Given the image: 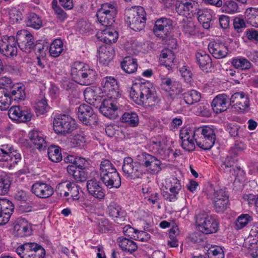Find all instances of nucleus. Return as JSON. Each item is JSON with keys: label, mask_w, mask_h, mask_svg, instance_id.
I'll list each match as a JSON object with an SVG mask.
<instances>
[{"label": "nucleus", "mask_w": 258, "mask_h": 258, "mask_svg": "<svg viewBox=\"0 0 258 258\" xmlns=\"http://www.w3.org/2000/svg\"><path fill=\"white\" fill-rule=\"evenodd\" d=\"M85 142V138L81 135H76L70 139V144L71 147H80L84 145Z\"/></svg>", "instance_id": "680f3d73"}, {"label": "nucleus", "mask_w": 258, "mask_h": 258, "mask_svg": "<svg viewBox=\"0 0 258 258\" xmlns=\"http://www.w3.org/2000/svg\"><path fill=\"white\" fill-rule=\"evenodd\" d=\"M165 187L179 191L181 189V185L179 180L175 177H172L166 180Z\"/></svg>", "instance_id": "bf43d9fd"}, {"label": "nucleus", "mask_w": 258, "mask_h": 258, "mask_svg": "<svg viewBox=\"0 0 258 258\" xmlns=\"http://www.w3.org/2000/svg\"><path fill=\"white\" fill-rule=\"evenodd\" d=\"M97 36L101 41L106 44L115 43L118 38L117 32L110 27L101 30V32L97 33Z\"/></svg>", "instance_id": "7c9ffc66"}, {"label": "nucleus", "mask_w": 258, "mask_h": 258, "mask_svg": "<svg viewBox=\"0 0 258 258\" xmlns=\"http://www.w3.org/2000/svg\"><path fill=\"white\" fill-rule=\"evenodd\" d=\"M107 213L117 224L122 225L126 221V213L121 207L115 202H111L107 208Z\"/></svg>", "instance_id": "aec40b11"}, {"label": "nucleus", "mask_w": 258, "mask_h": 258, "mask_svg": "<svg viewBox=\"0 0 258 258\" xmlns=\"http://www.w3.org/2000/svg\"><path fill=\"white\" fill-rule=\"evenodd\" d=\"M15 235L23 237L30 235L32 232L31 225L24 218H18L14 223Z\"/></svg>", "instance_id": "a878e982"}, {"label": "nucleus", "mask_w": 258, "mask_h": 258, "mask_svg": "<svg viewBox=\"0 0 258 258\" xmlns=\"http://www.w3.org/2000/svg\"><path fill=\"white\" fill-rule=\"evenodd\" d=\"M172 29V21L168 18H161L156 21L153 31L157 36L164 38L168 36Z\"/></svg>", "instance_id": "a211bd4d"}, {"label": "nucleus", "mask_w": 258, "mask_h": 258, "mask_svg": "<svg viewBox=\"0 0 258 258\" xmlns=\"http://www.w3.org/2000/svg\"><path fill=\"white\" fill-rule=\"evenodd\" d=\"M253 220L252 217L247 214H243L238 216L235 222V229L239 230L246 226Z\"/></svg>", "instance_id": "5fc2aeb1"}, {"label": "nucleus", "mask_w": 258, "mask_h": 258, "mask_svg": "<svg viewBox=\"0 0 258 258\" xmlns=\"http://www.w3.org/2000/svg\"><path fill=\"white\" fill-rule=\"evenodd\" d=\"M198 7V3L194 0H177L175 10L179 15L187 17L196 14Z\"/></svg>", "instance_id": "f3484780"}, {"label": "nucleus", "mask_w": 258, "mask_h": 258, "mask_svg": "<svg viewBox=\"0 0 258 258\" xmlns=\"http://www.w3.org/2000/svg\"><path fill=\"white\" fill-rule=\"evenodd\" d=\"M196 143L200 148L208 150L214 145L216 135L214 130L208 126H205L196 128Z\"/></svg>", "instance_id": "423d86ee"}, {"label": "nucleus", "mask_w": 258, "mask_h": 258, "mask_svg": "<svg viewBox=\"0 0 258 258\" xmlns=\"http://www.w3.org/2000/svg\"><path fill=\"white\" fill-rule=\"evenodd\" d=\"M19 48L26 53H30L34 47V38L28 31L21 30L18 31L16 36Z\"/></svg>", "instance_id": "4468645a"}, {"label": "nucleus", "mask_w": 258, "mask_h": 258, "mask_svg": "<svg viewBox=\"0 0 258 258\" xmlns=\"http://www.w3.org/2000/svg\"><path fill=\"white\" fill-rule=\"evenodd\" d=\"M67 170L68 173L73 176L77 182H84L88 178V173L85 169L78 168L74 165H68Z\"/></svg>", "instance_id": "473e14b6"}, {"label": "nucleus", "mask_w": 258, "mask_h": 258, "mask_svg": "<svg viewBox=\"0 0 258 258\" xmlns=\"http://www.w3.org/2000/svg\"><path fill=\"white\" fill-rule=\"evenodd\" d=\"M29 143L34 148L42 150L47 146V143L42 133L37 130L30 131L28 135Z\"/></svg>", "instance_id": "c756f323"}, {"label": "nucleus", "mask_w": 258, "mask_h": 258, "mask_svg": "<svg viewBox=\"0 0 258 258\" xmlns=\"http://www.w3.org/2000/svg\"><path fill=\"white\" fill-rule=\"evenodd\" d=\"M162 85L166 87L167 90H171L176 93L179 92L181 89L180 84L177 81H173L169 78H161Z\"/></svg>", "instance_id": "09e8293b"}, {"label": "nucleus", "mask_w": 258, "mask_h": 258, "mask_svg": "<svg viewBox=\"0 0 258 258\" xmlns=\"http://www.w3.org/2000/svg\"><path fill=\"white\" fill-rule=\"evenodd\" d=\"M181 29L184 34L187 36H196L199 32V28L195 23L188 20H183L181 23Z\"/></svg>", "instance_id": "4c0bfd02"}, {"label": "nucleus", "mask_w": 258, "mask_h": 258, "mask_svg": "<svg viewBox=\"0 0 258 258\" xmlns=\"http://www.w3.org/2000/svg\"><path fill=\"white\" fill-rule=\"evenodd\" d=\"M207 253L209 258H224L223 250L219 246H211Z\"/></svg>", "instance_id": "13d9d810"}, {"label": "nucleus", "mask_w": 258, "mask_h": 258, "mask_svg": "<svg viewBox=\"0 0 258 258\" xmlns=\"http://www.w3.org/2000/svg\"><path fill=\"white\" fill-rule=\"evenodd\" d=\"M117 172L114 165L107 159L103 160L100 164V179H104L105 177L112 175Z\"/></svg>", "instance_id": "c9c22d12"}, {"label": "nucleus", "mask_w": 258, "mask_h": 258, "mask_svg": "<svg viewBox=\"0 0 258 258\" xmlns=\"http://www.w3.org/2000/svg\"><path fill=\"white\" fill-rule=\"evenodd\" d=\"M25 88L24 85L19 84H13L8 89L11 101L24 100L26 96Z\"/></svg>", "instance_id": "2f4dec72"}, {"label": "nucleus", "mask_w": 258, "mask_h": 258, "mask_svg": "<svg viewBox=\"0 0 258 258\" xmlns=\"http://www.w3.org/2000/svg\"><path fill=\"white\" fill-rule=\"evenodd\" d=\"M49 159L53 162H59L62 160L60 148L56 146H50L47 150Z\"/></svg>", "instance_id": "8fccbe9b"}, {"label": "nucleus", "mask_w": 258, "mask_h": 258, "mask_svg": "<svg viewBox=\"0 0 258 258\" xmlns=\"http://www.w3.org/2000/svg\"><path fill=\"white\" fill-rule=\"evenodd\" d=\"M11 102L8 89L0 87V109L7 110L9 108Z\"/></svg>", "instance_id": "c03bdc74"}, {"label": "nucleus", "mask_w": 258, "mask_h": 258, "mask_svg": "<svg viewBox=\"0 0 258 258\" xmlns=\"http://www.w3.org/2000/svg\"><path fill=\"white\" fill-rule=\"evenodd\" d=\"M21 154L9 144H4L0 149V165L11 169L21 161Z\"/></svg>", "instance_id": "39448f33"}, {"label": "nucleus", "mask_w": 258, "mask_h": 258, "mask_svg": "<svg viewBox=\"0 0 258 258\" xmlns=\"http://www.w3.org/2000/svg\"><path fill=\"white\" fill-rule=\"evenodd\" d=\"M71 76L73 80L82 85H90L96 80V71L89 65L81 61L73 63L71 68Z\"/></svg>", "instance_id": "f03ea898"}, {"label": "nucleus", "mask_w": 258, "mask_h": 258, "mask_svg": "<svg viewBox=\"0 0 258 258\" xmlns=\"http://www.w3.org/2000/svg\"><path fill=\"white\" fill-rule=\"evenodd\" d=\"M230 105V98L226 94H219L213 100L211 105L216 113L226 111Z\"/></svg>", "instance_id": "cd10ccee"}, {"label": "nucleus", "mask_w": 258, "mask_h": 258, "mask_svg": "<svg viewBox=\"0 0 258 258\" xmlns=\"http://www.w3.org/2000/svg\"><path fill=\"white\" fill-rule=\"evenodd\" d=\"M17 41L13 36H11L0 44L1 52L8 57H12L17 54Z\"/></svg>", "instance_id": "393cba45"}, {"label": "nucleus", "mask_w": 258, "mask_h": 258, "mask_svg": "<svg viewBox=\"0 0 258 258\" xmlns=\"http://www.w3.org/2000/svg\"><path fill=\"white\" fill-rule=\"evenodd\" d=\"M196 129L190 127H183L180 131V138L182 141L181 146L185 151L191 152L195 149Z\"/></svg>", "instance_id": "ddd939ff"}, {"label": "nucleus", "mask_w": 258, "mask_h": 258, "mask_svg": "<svg viewBox=\"0 0 258 258\" xmlns=\"http://www.w3.org/2000/svg\"><path fill=\"white\" fill-rule=\"evenodd\" d=\"M149 83L133 84L130 92L131 98L137 104L146 107H152L158 102V98L152 92Z\"/></svg>", "instance_id": "f257e3e1"}, {"label": "nucleus", "mask_w": 258, "mask_h": 258, "mask_svg": "<svg viewBox=\"0 0 258 258\" xmlns=\"http://www.w3.org/2000/svg\"><path fill=\"white\" fill-rule=\"evenodd\" d=\"M167 190L163 192V196L165 200L169 202H175L177 199L179 191L171 188H166Z\"/></svg>", "instance_id": "e2e57ef3"}, {"label": "nucleus", "mask_w": 258, "mask_h": 258, "mask_svg": "<svg viewBox=\"0 0 258 258\" xmlns=\"http://www.w3.org/2000/svg\"><path fill=\"white\" fill-rule=\"evenodd\" d=\"M196 224L199 230L205 234L215 233L219 229L218 220L214 216L208 215L205 212L196 215Z\"/></svg>", "instance_id": "20e7f679"}, {"label": "nucleus", "mask_w": 258, "mask_h": 258, "mask_svg": "<svg viewBox=\"0 0 258 258\" xmlns=\"http://www.w3.org/2000/svg\"><path fill=\"white\" fill-rule=\"evenodd\" d=\"M98 228L100 232L105 233L111 229V225L108 219L102 218L98 221Z\"/></svg>", "instance_id": "69168bd1"}, {"label": "nucleus", "mask_w": 258, "mask_h": 258, "mask_svg": "<svg viewBox=\"0 0 258 258\" xmlns=\"http://www.w3.org/2000/svg\"><path fill=\"white\" fill-rule=\"evenodd\" d=\"M207 194L209 198L213 200L214 209L216 213H223L227 209L229 204V196L225 189H213Z\"/></svg>", "instance_id": "9d476101"}, {"label": "nucleus", "mask_w": 258, "mask_h": 258, "mask_svg": "<svg viewBox=\"0 0 258 258\" xmlns=\"http://www.w3.org/2000/svg\"><path fill=\"white\" fill-rule=\"evenodd\" d=\"M102 182L108 188H118L121 185V178L118 172L102 179Z\"/></svg>", "instance_id": "ea45409f"}, {"label": "nucleus", "mask_w": 258, "mask_h": 258, "mask_svg": "<svg viewBox=\"0 0 258 258\" xmlns=\"http://www.w3.org/2000/svg\"><path fill=\"white\" fill-rule=\"evenodd\" d=\"M77 115L79 120L86 125H96L98 117L92 107L88 104H81L78 108Z\"/></svg>", "instance_id": "f8f14e48"}, {"label": "nucleus", "mask_w": 258, "mask_h": 258, "mask_svg": "<svg viewBox=\"0 0 258 258\" xmlns=\"http://www.w3.org/2000/svg\"><path fill=\"white\" fill-rule=\"evenodd\" d=\"M34 108L37 115L44 114L48 108L46 98L44 97L37 102L35 104Z\"/></svg>", "instance_id": "4d7b16f0"}, {"label": "nucleus", "mask_w": 258, "mask_h": 258, "mask_svg": "<svg viewBox=\"0 0 258 258\" xmlns=\"http://www.w3.org/2000/svg\"><path fill=\"white\" fill-rule=\"evenodd\" d=\"M8 114L12 120L20 122L28 121L32 117L28 110L23 109L19 106H14L11 107L9 110Z\"/></svg>", "instance_id": "bb28decb"}, {"label": "nucleus", "mask_w": 258, "mask_h": 258, "mask_svg": "<svg viewBox=\"0 0 258 258\" xmlns=\"http://www.w3.org/2000/svg\"><path fill=\"white\" fill-rule=\"evenodd\" d=\"M231 64L234 68L241 71L248 70L252 66V63L247 59L241 56L232 58Z\"/></svg>", "instance_id": "37998d69"}, {"label": "nucleus", "mask_w": 258, "mask_h": 258, "mask_svg": "<svg viewBox=\"0 0 258 258\" xmlns=\"http://www.w3.org/2000/svg\"><path fill=\"white\" fill-rule=\"evenodd\" d=\"M14 209V206L11 201L0 198V225L8 223Z\"/></svg>", "instance_id": "b1692460"}, {"label": "nucleus", "mask_w": 258, "mask_h": 258, "mask_svg": "<svg viewBox=\"0 0 258 258\" xmlns=\"http://www.w3.org/2000/svg\"><path fill=\"white\" fill-rule=\"evenodd\" d=\"M117 98L108 96L107 98L101 100V105L99 104L98 106L100 113L107 117H112L118 109L115 101Z\"/></svg>", "instance_id": "5701e85b"}, {"label": "nucleus", "mask_w": 258, "mask_h": 258, "mask_svg": "<svg viewBox=\"0 0 258 258\" xmlns=\"http://www.w3.org/2000/svg\"><path fill=\"white\" fill-rule=\"evenodd\" d=\"M53 130L57 134L66 135L76 128L75 120L66 114L57 115L53 119Z\"/></svg>", "instance_id": "0eeeda50"}, {"label": "nucleus", "mask_w": 258, "mask_h": 258, "mask_svg": "<svg viewBox=\"0 0 258 258\" xmlns=\"http://www.w3.org/2000/svg\"><path fill=\"white\" fill-rule=\"evenodd\" d=\"M139 165L138 161L134 162L133 159L130 157H125L124 159L122 167L124 176L131 179L140 177L143 173L139 169Z\"/></svg>", "instance_id": "2eb2a0df"}, {"label": "nucleus", "mask_w": 258, "mask_h": 258, "mask_svg": "<svg viewBox=\"0 0 258 258\" xmlns=\"http://www.w3.org/2000/svg\"><path fill=\"white\" fill-rule=\"evenodd\" d=\"M137 160L140 165L145 167L149 173L156 174L161 170V161L156 157L146 152L138 155Z\"/></svg>", "instance_id": "9b49d317"}, {"label": "nucleus", "mask_w": 258, "mask_h": 258, "mask_svg": "<svg viewBox=\"0 0 258 258\" xmlns=\"http://www.w3.org/2000/svg\"><path fill=\"white\" fill-rule=\"evenodd\" d=\"M117 242L119 247L122 250L127 251L131 253L136 251L138 248V246L136 242L126 237H118Z\"/></svg>", "instance_id": "58836bf2"}, {"label": "nucleus", "mask_w": 258, "mask_h": 258, "mask_svg": "<svg viewBox=\"0 0 258 258\" xmlns=\"http://www.w3.org/2000/svg\"><path fill=\"white\" fill-rule=\"evenodd\" d=\"M116 14L117 9L115 6L105 3L98 10L96 17L102 26L108 28L110 27L114 22Z\"/></svg>", "instance_id": "6e6552de"}, {"label": "nucleus", "mask_w": 258, "mask_h": 258, "mask_svg": "<svg viewBox=\"0 0 258 258\" xmlns=\"http://www.w3.org/2000/svg\"><path fill=\"white\" fill-rule=\"evenodd\" d=\"M174 59L175 55L173 51L169 48H164L161 52L159 62L161 65L171 68Z\"/></svg>", "instance_id": "e433bc0d"}, {"label": "nucleus", "mask_w": 258, "mask_h": 258, "mask_svg": "<svg viewBox=\"0 0 258 258\" xmlns=\"http://www.w3.org/2000/svg\"><path fill=\"white\" fill-rule=\"evenodd\" d=\"M196 60L200 68L204 71L212 66V59L209 54L203 50H199L196 53Z\"/></svg>", "instance_id": "72a5a7b5"}, {"label": "nucleus", "mask_w": 258, "mask_h": 258, "mask_svg": "<svg viewBox=\"0 0 258 258\" xmlns=\"http://www.w3.org/2000/svg\"><path fill=\"white\" fill-rule=\"evenodd\" d=\"M222 10L223 12L233 14L238 12V6L234 1L228 0L225 2L223 4H222Z\"/></svg>", "instance_id": "6e6d98bb"}, {"label": "nucleus", "mask_w": 258, "mask_h": 258, "mask_svg": "<svg viewBox=\"0 0 258 258\" xmlns=\"http://www.w3.org/2000/svg\"><path fill=\"white\" fill-rule=\"evenodd\" d=\"M84 95L87 102L96 108L98 107L102 98L96 95L92 89L87 88L84 92Z\"/></svg>", "instance_id": "a19ab883"}, {"label": "nucleus", "mask_w": 258, "mask_h": 258, "mask_svg": "<svg viewBox=\"0 0 258 258\" xmlns=\"http://www.w3.org/2000/svg\"><path fill=\"white\" fill-rule=\"evenodd\" d=\"M125 21L135 31H140L145 27L146 14L142 7H132L125 11Z\"/></svg>", "instance_id": "7ed1b4c3"}, {"label": "nucleus", "mask_w": 258, "mask_h": 258, "mask_svg": "<svg viewBox=\"0 0 258 258\" xmlns=\"http://www.w3.org/2000/svg\"><path fill=\"white\" fill-rule=\"evenodd\" d=\"M236 161V159L232 157L231 155L227 156V157L223 161L221 165V167L225 171H230V168L232 167Z\"/></svg>", "instance_id": "0e129e2a"}, {"label": "nucleus", "mask_w": 258, "mask_h": 258, "mask_svg": "<svg viewBox=\"0 0 258 258\" xmlns=\"http://www.w3.org/2000/svg\"><path fill=\"white\" fill-rule=\"evenodd\" d=\"M63 44L59 39H55L51 44L49 47L50 54L54 57L58 56L62 52Z\"/></svg>", "instance_id": "3c124183"}, {"label": "nucleus", "mask_w": 258, "mask_h": 258, "mask_svg": "<svg viewBox=\"0 0 258 258\" xmlns=\"http://www.w3.org/2000/svg\"><path fill=\"white\" fill-rule=\"evenodd\" d=\"M87 189L89 194L99 201L103 200L105 196V190L101 183L95 178L88 180L87 182Z\"/></svg>", "instance_id": "412c9836"}, {"label": "nucleus", "mask_w": 258, "mask_h": 258, "mask_svg": "<svg viewBox=\"0 0 258 258\" xmlns=\"http://www.w3.org/2000/svg\"><path fill=\"white\" fill-rule=\"evenodd\" d=\"M122 121L127 123L131 126L135 127L138 125L139 119L135 112H125L122 116Z\"/></svg>", "instance_id": "864d4df0"}, {"label": "nucleus", "mask_w": 258, "mask_h": 258, "mask_svg": "<svg viewBox=\"0 0 258 258\" xmlns=\"http://www.w3.org/2000/svg\"><path fill=\"white\" fill-rule=\"evenodd\" d=\"M121 68L126 73H134L138 68L137 60L130 56L125 57L121 62Z\"/></svg>", "instance_id": "79ce46f5"}, {"label": "nucleus", "mask_w": 258, "mask_h": 258, "mask_svg": "<svg viewBox=\"0 0 258 258\" xmlns=\"http://www.w3.org/2000/svg\"><path fill=\"white\" fill-rule=\"evenodd\" d=\"M11 180L5 172H0V195H5L9 191Z\"/></svg>", "instance_id": "49530a36"}, {"label": "nucleus", "mask_w": 258, "mask_h": 258, "mask_svg": "<svg viewBox=\"0 0 258 258\" xmlns=\"http://www.w3.org/2000/svg\"><path fill=\"white\" fill-rule=\"evenodd\" d=\"M233 26L238 33H240L242 32L243 29L246 28V25L243 19L237 17L233 20Z\"/></svg>", "instance_id": "338daca9"}, {"label": "nucleus", "mask_w": 258, "mask_h": 258, "mask_svg": "<svg viewBox=\"0 0 258 258\" xmlns=\"http://www.w3.org/2000/svg\"><path fill=\"white\" fill-rule=\"evenodd\" d=\"M31 190L36 197L42 199L48 198L54 193L53 188L50 184L39 181L32 185Z\"/></svg>", "instance_id": "6ab92c4d"}, {"label": "nucleus", "mask_w": 258, "mask_h": 258, "mask_svg": "<svg viewBox=\"0 0 258 258\" xmlns=\"http://www.w3.org/2000/svg\"><path fill=\"white\" fill-rule=\"evenodd\" d=\"M208 49L213 56L217 59L224 58L228 54L227 46L220 42H211L208 45Z\"/></svg>", "instance_id": "c85d7f7f"}, {"label": "nucleus", "mask_w": 258, "mask_h": 258, "mask_svg": "<svg viewBox=\"0 0 258 258\" xmlns=\"http://www.w3.org/2000/svg\"><path fill=\"white\" fill-rule=\"evenodd\" d=\"M230 105L236 111L243 112L249 106L248 95L243 92H235L230 98Z\"/></svg>", "instance_id": "dca6fc26"}, {"label": "nucleus", "mask_w": 258, "mask_h": 258, "mask_svg": "<svg viewBox=\"0 0 258 258\" xmlns=\"http://www.w3.org/2000/svg\"><path fill=\"white\" fill-rule=\"evenodd\" d=\"M27 25L35 29H39L42 26V21L40 17L34 13L27 15Z\"/></svg>", "instance_id": "de8ad7c7"}, {"label": "nucleus", "mask_w": 258, "mask_h": 258, "mask_svg": "<svg viewBox=\"0 0 258 258\" xmlns=\"http://www.w3.org/2000/svg\"><path fill=\"white\" fill-rule=\"evenodd\" d=\"M245 35L249 41L258 42V30L253 28L248 29L245 32Z\"/></svg>", "instance_id": "774afa93"}, {"label": "nucleus", "mask_w": 258, "mask_h": 258, "mask_svg": "<svg viewBox=\"0 0 258 258\" xmlns=\"http://www.w3.org/2000/svg\"><path fill=\"white\" fill-rule=\"evenodd\" d=\"M66 187L73 200H78L80 199L79 187L76 184L69 182L67 184Z\"/></svg>", "instance_id": "052dcab7"}, {"label": "nucleus", "mask_w": 258, "mask_h": 258, "mask_svg": "<svg viewBox=\"0 0 258 258\" xmlns=\"http://www.w3.org/2000/svg\"><path fill=\"white\" fill-rule=\"evenodd\" d=\"M98 53L100 62L107 65L113 58L114 51L111 46H103L100 47L98 50Z\"/></svg>", "instance_id": "f704fd0d"}, {"label": "nucleus", "mask_w": 258, "mask_h": 258, "mask_svg": "<svg viewBox=\"0 0 258 258\" xmlns=\"http://www.w3.org/2000/svg\"><path fill=\"white\" fill-rule=\"evenodd\" d=\"M245 18L248 24L252 27L258 28V9L250 8L245 12Z\"/></svg>", "instance_id": "a18cd8bd"}, {"label": "nucleus", "mask_w": 258, "mask_h": 258, "mask_svg": "<svg viewBox=\"0 0 258 258\" xmlns=\"http://www.w3.org/2000/svg\"><path fill=\"white\" fill-rule=\"evenodd\" d=\"M101 85L103 88V91L110 97L118 98L120 96L117 81L114 78H104L102 81Z\"/></svg>", "instance_id": "4be33fe9"}, {"label": "nucleus", "mask_w": 258, "mask_h": 258, "mask_svg": "<svg viewBox=\"0 0 258 258\" xmlns=\"http://www.w3.org/2000/svg\"><path fill=\"white\" fill-rule=\"evenodd\" d=\"M201 94L196 90H192L183 94V99L186 103L192 105L201 99Z\"/></svg>", "instance_id": "603ef678"}, {"label": "nucleus", "mask_w": 258, "mask_h": 258, "mask_svg": "<svg viewBox=\"0 0 258 258\" xmlns=\"http://www.w3.org/2000/svg\"><path fill=\"white\" fill-rule=\"evenodd\" d=\"M21 258H44L45 250L41 245L34 242H27L16 249Z\"/></svg>", "instance_id": "1a4fd4ad"}]
</instances>
